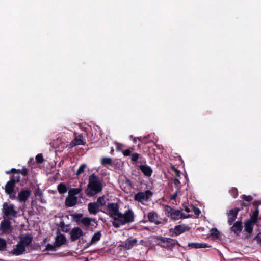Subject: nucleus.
I'll list each match as a JSON object with an SVG mask.
<instances>
[{
	"label": "nucleus",
	"instance_id": "11",
	"mask_svg": "<svg viewBox=\"0 0 261 261\" xmlns=\"http://www.w3.org/2000/svg\"><path fill=\"white\" fill-rule=\"evenodd\" d=\"M11 223L8 219H4L3 221L1 222L0 224V231L2 234H7L11 232Z\"/></svg>",
	"mask_w": 261,
	"mask_h": 261
},
{
	"label": "nucleus",
	"instance_id": "5",
	"mask_svg": "<svg viewBox=\"0 0 261 261\" xmlns=\"http://www.w3.org/2000/svg\"><path fill=\"white\" fill-rule=\"evenodd\" d=\"M152 195V193L149 190L145 192H139L134 195V200L144 204L145 202L147 201Z\"/></svg>",
	"mask_w": 261,
	"mask_h": 261
},
{
	"label": "nucleus",
	"instance_id": "8",
	"mask_svg": "<svg viewBox=\"0 0 261 261\" xmlns=\"http://www.w3.org/2000/svg\"><path fill=\"white\" fill-rule=\"evenodd\" d=\"M159 245L164 248H170L175 245L177 242L176 240L168 238L160 237L159 238Z\"/></svg>",
	"mask_w": 261,
	"mask_h": 261
},
{
	"label": "nucleus",
	"instance_id": "21",
	"mask_svg": "<svg viewBox=\"0 0 261 261\" xmlns=\"http://www.w3.org/2000/svg\"><path fill=\"white\" fill-rule=\"evenodd\" d=\"M148 219L151 222L154 223L155 224H159L160 222L158 220V215L156 213L151 212L148 214Z\"/></svg>",
	"mask_w": 261,
	"mask_h": 261
},
{
	"label": "nucleus",
	"instance_id": "20",
	"mask_svg": "<svg viewBox=\"0 0 261 261\" xmlns=\"http://www.w3.org/2000/svg\"><path fill=\"white\" fill-rule=\"evenodd\" d=\"M140 169L143 174L146 176H150L152 173L151 168L147 165H140Z\"/></svg>",
	"mask_w": 261,
	"mask_h": 261
},
{
	"label": "nucleus",
	"instance_id": "28",
	"mask_svg": "<svg viewBox=\"0 0 261 261\" xmlns=\"http://www.w3.org/2000/svg\"><path fill=\"white\" fill-rule=\"evenodd\" d=\"M102 165L106 166L112 164V160L110 158H103L101 160Z\"/></svg>",
	"mask_w": 261,
	"mask_h": 261
},
{
	"label": "nucleus",
	"instance_id": "23",
	"mask_svg": "<svg viewBox=\"0 0 261 261\" xmlns=\"http://www.w3.org/2000/svg\"><path fill=\"white\" fill-rule=\"evenodd\" d=\"M137 240L136 239L127 240L123 245V247L126 249H131L137 243Z\"/></svg>",
	"mask_w": 261,
	"mask_h": 261
},
{
	"label": "nucleus",
	"instance_id": "44",
	"mask_svg": "<svg viewBox=\"0 0 261 261\" xmlns=\"http://www.w3.org/2000/svg\"><path fill=\"white\" fill-rule=\"evenodd\" d=\"M257 238L258 239H259V240H261V233H259V234L257 235Z\"/></svg>",
	"mask_w": 261,
	"mask_h": 261
},
{
	"label": "nucleus",
	"instance_id": "42",
	"mask_svg": "<svg viewBox=\"0 0 261 261\" xmlns=\"http://www.w3.org/2000/svg\"><path fill=\"white\" fill-rule=\"evenodd\" d=\"M15 171L16 170L15 169H12V170L10 171H7L6 173V174H8L11 172H14V171Z\"/></svg>",
	"mask_w": 261,
	"mask_h": 261
},
{
	"label": "nucleus",
	"instance_id": "15",
	"mask_svg": "<svg viewBox=\"0 0 261 261\" xmlns=\"http://www.w3.org/2000/svg\"><path fill=\"white\" fill-rule=\"evenodd\" d=\"M31 195V192L27 190H21L18 194V198L20 202L27 201Z\"/></svg>",
	"mask_w": 261,
	"mask_h": 261
},
{
	"label": "nucleus",
	"instance_id": "40",
	"mask_svg": "<svg viewBox=\"0 0 261 261\" xmlns=\"http://www.w3.org/2000/svg\"><path fill=\"white\" fill-rule=\"evenodd\" d=\"M177 192L176 191L174 194H173L172 197H171V199H173V200H174L176 199V197L177 196Z\"/></svg>",
	"mask_w": 261,
	"mask_h": 261
},
{
	"label": "nucleus",
	"instance_id": "33",
	"mask_svg": "<svg viewBox=\"0 0 261 261\" xmlns=\"http://www.w3.org/2000/svg\"><path fill=\"white\" fill-rule=\"evenodd\" d=\"M211 235L214 237L218 238L219 234V232L216 228H213L211 230Z\"/></svg>",
	"mask_w": 261,
	"mask_h": 261
},
{
	"label": "nucleus",
	"instance_id": "3",
	"mask_svg": "<svg viewBox=\"0 0 261 261\" xmlns=\"http://www.w3.org/2000/svg\"><path fill=\"white\" fill-rule=\"evenodd\" d=\"M66 239L65 236L62 234L59 231L57 232L55 238V242L54 244H47L46 246V250L48 251H56L58 248L66 243Z\"/></svg>",
	"mask_w": 261,
	"mask_h": 261
},
{
	"label": "nucleus",
	"instance_id": "4",
	"mask_svg": "<svg viewBox=\"0 0 261 261\" xmlns=\"http://www.w3.org/2000/svg\"><path fill=\"white\" fill-rule=\"evenodd\" d=\"M166 215L172 219L178 220L182 218H186L180 211L166 206L165 208Z\"/></svg>",
	"mask_w": 261,
	"mask_h": 261
},
{
	"label": "nucleus",
	"instance_id": "36",
	"mask_svg": "<svg viewBox=\"0 0 261 261\" xmlns=\"http://www.w3.org/2000/svg\"><path fill=\"white\" fill-rule=\"evenodd\" d=\"M36 160L37 162L38 163L42 162L43 160L42 155L41 154L37 155V156L36 157Z\"/></svg>",
	"mask_w": 261,
	"mask_h": 261
},
{
	"label": "nucleus",
	"instance_id": "6",
	"mask_svg": "<svg viewBox=\"0 0 261 261\" xmlns=\"http://www.w3.org/2000/svg\"><path fill=\"white\" fill-rule=\"evenodd\" d=\"M259 211L256 210L251 215V218L245 223V229L248 233H251L253 230V226L256 223Z\"/></svg>",
	"mask_w": 261,
	"mask_h": 261
},
{
	"label": "nucleus",
	"instance_id": "12",
	"mask_svg": "<svg viewBox=\"0 0 261 261\" xmlns=\"http://www.w3.org/2000/svg\"><path fill=\"white\" fill-rule=\"evenodd\" d=\"M70 239L74 241L78 240L83 234V231L79 227H74L70 231Z\"/></svg>",
	"mask_w": 261,
	"mask_h": 261
},
{
	"label": "nucleus",
	"instance_id": "10",
	"mask_svg": "<svg viewBox=\"0 0 261 261\" xmlns=\"http://www.w3.org/2000/svg\"><path fill=\"white\" fill-rule=\"evenodd\" d=\"M3 211L6 216H15L17 214V212L14 208V205L7 203L3 204Z\"/></svg>",
	"mask_w": 261,
	"mask_h": 261
},
{
	"label": "nucleus",
	"instance_id": "19",
	"mask_svg": "<svg viewBox=\"0 0 261 261\" xmlns=\"http://www.w3.org/2000/svg\"><path fill=\"white\" fill-rule=\"evenodd\" d=\"M99 206L97 203H89L88 204V210L90 214H96L99 211Z\"/></svg>",
	"mask_w": 261,
	"mask_h": 261
},
{
	"label": "nucleus",
	"instance_id": "26",
	"mask_svg": "<svg viewBox=\"0 0 261 261\" xmlns=\"http://www.w3.org/2000/svg\"><path fill=\"white\" fill-rule=\"evenodd\" d=\"M58 190L60 194H64L67 191V187L63 183H61L58 185Z\"/></svg>",
	"mask_w": 261,
	"mask_h": 261
},
{
	"label": "nucleus",
	"instance_id": "37",
	"mask_svg": "<svg viewBox=\"0 0 261 261\" xmlns=\"http://www.w3.org/2000/svg\"><path fill=\"white\" fill-rule=\"evenodd\" d=\"M192 211L194 212L195 215H199V214L200 213V211L199 210V208L195 207H192Z\"/></svg>",
	"mask_w": 261,
	"mask_h": 261
},
{
	"label": "nucleus",
	"instance_id": "2",
	"mask_svg": "<svg viewBox=\"0 0 261 261\" xmlns=\"http://www.w3.org/2000/svg\"><path fill=\"white\" fill-rule=\"evenodd\" d=\"M102 189V185L100 178L95 174L89 178L88 187L86 192L88 196H93L100 192Z\"/></svg>",
	"mask_w": 261,
	"mask_h": 261
},
{
	"label": "nucleus",
	"instance_id": "25",
	"mask_svg": "<svg viewBox=\"0 0 261 261\" xmlns=\"http://www.w3.org/2000/svg\"><path fill=\"white\" fill-rule=\"evenodd\" d=\"M84 144V141L83 139V137L79 135L77 137H75V139L71 142L72 146H75L78 145H83Z\"/></svg>",
	"mask_w": 261,
	"mask_h": 261
},
{
	"label": "nucleus",
	"instance_id": "27",
	"mask_svg": "<svg viewBox=\"0 0 261 261\" xmlns=\"http://www.w3.org/2000/svg\"><path fill=\"white\" fill-rule=\"evenodd\" d=\"M101 238V233L100 232H97L95 233L93 236L92 237V238L91 240L90 244H92L100 240Z\"/></svg>",
	"mask_w": 261,
	"mask_h": 261
},
{
	"label": "nucleus",
	"instance_id": "30",
	"mask_svg": "<svg viewBox=\"0 0 261 261\" xmlns=\"http://www.w3.org/2000/svg\"><path fill=\"white\" fill-rule=\"evenodd\" d=\"M86 168V165L85 164H82L79 168L78 169L76 174L79 176L83 173Z\"/></svg>",
	"mask_w": 261,
	"mask_h": 261
},
{
	"label": "nucleus",
	"instance_id": "9",
	"mask_svg": "<svg viewBox=\"0 0 261 261\" xmlns=\"http://www.w3.org/2000/svg\"><path fill=\"white\" fill-rule=\"evenodd\" d=\"M107 210L108 215L112 219L120 212L117 203H109L107 206Z\"/></svg>",
	"mask_w": 261,
	"mask_h": 261
},
{
	"label": "nucleus",
	"instance_id": "22",
	"mask_svg": "<svg viewBox=\"0 0 261 261\" xmlns=\"http://www.w3.org/2000/svg\"><path fill=\"white\" fill-rule=\"evenodd\" d=\"M188 246L192 248H205L210 247L206 244L203 243H189Z\"/></svg>",
	"mask_w": 261,
	"mask_h": 261
},
{
	"label": "nucleus",
	"instance_id": "7",
	"mask_svg": "<svg viewBox=\"0 0 261 261\" xmlns=\"http://www.w3.org/2000/svg\"><path fill=\"white\" fill-rule=\"evenodd\" d=\"M19 181V177H16V179L13 178L8 181L5 186V191L7 194L10 195V197L11 198H14V196H12L11 194L13 192L15 182Z\"/></svg>",
	"mask_w": 261,
	"mask_h": 261
},
{
	"label": "nucleus",
	"instance_id": "29",
	"mask_svg": "<svg viewBox=\"0 0 261 261\" xmlns=\"http://www.w3.org/2000/svg\"><path fill=\"white\" fill-rule=\"evenodd\" d=\"M106 203V202L103 196L99 197L96 202L99 207L105 205Z\"/></svg>",
	"mask_w": 261,
	"mask_h": 261
},
{
	"label": "nucleus",
	"instance_id": "17",
	"mask_svg": "<svg viewBox=\"0 0 261 261\" xmlns=\"http://www.w3.org/2000/svg\"><path fill=\"white\" fill-rule=\"evenodd\" d=\"M31 241L32 239L29 236L22 235L20 237L19 244L22 245L25 248L31 243Z\"/></svg>",
	"mask_w": 261,
	"mask_h": 261
},
{
	"label": "nucleus",
	"instance_id": "38",
	"mask_svg": "<svg viewBox=\"0 0 261 261\" xmlns=\"http://www.w3.org/2000/svg\"><path fill=\"white\" fill-rule=\"evenodd\" d=\"M139 158V155L137 153H134L132 155V160L136 161Z\"/></svg>",
	"mask_w": 261,
	"mask_h": 261
},
{
	"label": "nucleus",
	"instance_id": "41",
	"mask_svg": "<svg viewBox=\"0 0 261 261\" xmlns=\"http://www.w3.org/2000/svg\"><path fill=\"white\" fill-rule=\"evenodd\" d=\"M185 211H186L187 212H191V211H192V208L191 209L190 208H189V207H186L185 208Z\"/></svg>",
	"mask_w": 261,
	"mask_h": 261
},
{
	"label": "nucleus",
	"instance_id": "31",
	"mask_svg": "<svg viewBox=\"0 0 261 261\" xmlns=\"http://www.w3.org/2000/svg\"><path fill=\"white\" fill-rule=\"evenodd\" d=\"M81 191V189L79 188L72 189L69 191V194L75 196Z\"/></svg>",
	"mask_w": 261,
	"mask_h": 261
},
{
	"label": "nucleus",
	"instance_id": "24",
	"mask_svg": "<svg viewBox=\"0 0 261 261\" xmlns=\"http://www.w3.org/2000/svg\"><path fill=\"white\" fill-rule=\"evenodd\" d=\"M231 229L232 231L237 234L240 233L242 230L241 222L239 221L236 222L231 227Z\"/></svg>",
	"mask_w": 261,
	"mask_h": 261
},
{
	"label": "nucleus",
	"instance_id": "43",
	"mask_svg": "<svg viewBox=\"0 0 261 261\" xmlns=\"http://www.w3.org/2000/svg\"><path fill=\"white\" fill-rule=\"evenodd\" d=\"M174 184H175V185L179 184V181L178 180H177V179H176V180H175V181H174Z\"/></svg>",
	"mask_w": 261,
	"mask_h": 261
},
{
	"label": "nucleus",
	"instance_id": "34",
	"mask_svg": "<svg viewBox=\"0 0 261 261\" xmlns=\"http://www.w3.org/2000/svg\"><path fill=\"white\" fill-rule=\"evenodd\" d=\"M81 222L86 226H88L90 224V220L87 218H83Z\"/></svg>",
	"mask_w": 261,
	"mask_h": 261
},
{
	"label": "nucleus",
	"instance_id": "35",
	"mask_svg": "<svg viewBox=\"0 0 261 261\" xmlns=\"http://www.w3.org/2000/svg\"><path fill=\"white\" fill-rule=\"evenodd\" d=\"M242 198L246 201L250 202L252 200V197L251 196L243 195Z\"/></svg>",
	"mask_w": 261,
	"mask_h": 261
},
{
	"label": "nucleus",
	"instance_id": "32",
	"mask_svg": "<svg viewBox=\"0 0 261 261\" xmlns=\"http://www.w3.org/2000/svg\"><path fill=\"white\" fill-rule=\"evenodd\" d=\"M6 245L7 244L5 240L0 238V250L3 251L5 250Z\"/></svg>",
	"mask_w": 261,
	"mask_h": 261
},
{
	"label": "nucleus",
	"instance_id": "16",
	"mask_svg": "<svg viewBox=\"0 0 261 261\" xmlns=\"http://www.w3.org/2000/svg\"><path fill=\"white\" fill-rule=\"evenodd\" d=\"M77 201V198L75 196L69 195L67 197L65 204L67 206L71 207L75 205Z\"/></svg>",
	"mask_w": 261,
	"mask_h": 261
},
{
	"label": "nucleus",
	"instance_id": "1",
	"mask_svg": "<svg viewBox=\"0 0 261 261\" xmlns=\"http://www.w3.org/2000/svg\"><path fill=\"white\" fill-rule=\"evenodd\" d=\"M134 215L132 210L126 211L124 214L119 212L112 218V224L115 228H119L121 226L134 221Z\"/></svg>",
	"mask_w": 261,
	"mask_h": 261
},
{
	"label": "nucleus",
	"instance_id": "14",
	"mask_svg": "<svg viewBox=\"0 0 261 261\" xmlns=\"http://www.w3.org/2000/svg\"><path fill=\"white\" fill-rule=\"evenodd\" d=\"M239 210L234 208L229 211L228 214V223L229 225H231L236 220Z\"/></svg>",
	"mask_w": 261,
	"mask_h": 261
},
{
	"label": "nucleus",
	"instance_id": "18",
	"mask_svg": "<svg viewBox=\"0 0 261 261\" xmlns=\"http://www.w3.org/2000/svg\"><path fill=\"white\" fill-rule=\"evenodd\" d=\"M189 229L190 227L184 224L179 225L175 227L174 232L175 234L178 235L189 230Z\"/></svg>",
	"mask_w": 261,
	"mask_h": 261
},
{
	"label": "nucleus",
	"instance_id": "39",
	"mask_svg": "<svg viewBox=\"0 0 261 261\" xmlns=\"http://www.w3.org/2000/svg\"><path fill=\"white\" fill-rule=\"evenodd\" d=\"M122 153L124 155L128 156L130 154L131 152H130V150L126 149V150H124V151H123Z\"/></svg>",
	"mask_w": 261,
	"mask_h": 261
},
{
	"label": "nucleus",
	"instance_id": "13",
	"mask_svg": "<svg viewBox=\"0 0 261 261\" xmlns=\"http://www.w3.org/2000/svg\"><path fill=\"white\" fill-rule=\"evenodd\" d=\"M25 248L22 245L19 243L15 245L13 249L10 251V253L14 255H20L22 254L25 251Z\"/></svg>",
	"mask_w": 261,
	"mask_h": 261
}]
</instances>
